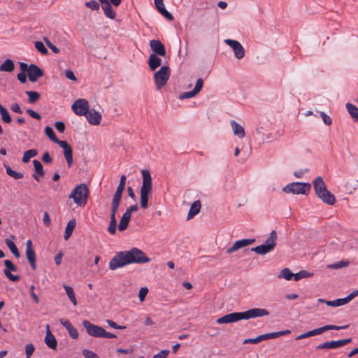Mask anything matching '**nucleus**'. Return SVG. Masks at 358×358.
Listing matches in <instances>:
<instances>
[{"label": "nucleus", "mask_w": 358, "mask_h": 358, "mask_svg": "<svg viewBox=\"0 0 358 358\" xmlns=\"http://www.w3.org/2000/svg\"><path fill=\"white\" fill-rule=\"evenodd\" d=\"M150 259L144 252L137 248H133L129 251H120L110 259L109 268L116 270L130 264L148 263Z\"/></svg>", "instance_id": "1"}, {"label": "nucleus", "mask_w": 358, "mask_h": 358, "mask_svg": "<svg viewBox=\"0 0 358 358\" xmlns=\"http://www.w3.org/2000/svg\"><path fill=\"white\" fill-rule=\"evenodd\" d=\"M269 315L268 311L264 308H251L244 312H234L227 314L217 319V324H228L236 322L241 320H249Z\"/></svg>", "instance_id": "2"}, {"label": "nucleus", "mask_w": 358, "mask_h": 358, "mask_svg": "<svg viewBox=\"0 0 358 358\" xmlns=\"http://www.w3.org/2000/svg\"><path fill=\"white\" fill-rule=\"evenodd\" d=\"M313 187L316 195L324 203L328 205H334L336 202L334 195L331 193L326 187V185L321 176H317L313 182Z\"/></svg>", "instance_id": "3"}, {"label": "nucleus", "mask_w": 358, "mask_h": 358, "mask_svg": "<svg viewBox=\"0 0 358 358\" xmlns=\"http://www.w3.org/2000/svg\"><path fill=\"white\" fill-rule=\"evenodd\" d=\"M141 173L143 182L141 187L140 204L143 209H146L148 206L149 196L152 189V177L150 171L147 169H143Z\"/></svg>", "instance_id": "4"}, {"label": "nucleus", "mask_w": 358, "mask_h": 358, "mask_svg": "<svg viewBox=\"0 0 358 358\" xmlns=\"http://www.w3.org/2000/svg\"><path fill=\"white\" fill-rule=\"evenodd\" d=\"M83 326L85 327L88 335L95 338H115L117 336L114 334L106 331L103 328L91 323L88 320H83Z\"/></svg>", "instance_id": "5"}, {"label": "nucleus", "mask_w": 358, "mask_h": 358, "mask_svg": "<svg viewBox=\"0 0 358 358\" xmlns=\"http://www.w3.org/2000/svg\"><path fill=\"white\" fill-rule=\"evenodd\" d=\"M89 196V189L86 184H80L77 185L69 195L70 199H73L74 203L78 206H85L87 203Z\"/></svg>", "instance_id": "6"}, {"label": "nucleus", "mask_w": 358, "mask_h": 358, "mask_svg": "<svg viewBox=\"0 0 358 358\" xmlns=\"http://www.w3.org/2000/svg\"><path fill=\"white\" fill-rule=\"evenodd\" d=\"M311 189V185L308 182H294L287 185L282 191L293 194H308Z\"/></svg>", "instance_id": "7"}, {"label": "nucleus", "mask_w": 358, "mask_h": 358, "mask_svg": "<svg viewBox=\"0 0 358 358\" xmlns=\"http://www.w3.org/2000/svg\"><path fill=\"white\" fill-rule=\"evenodd\" d=\"M171 75V69L168 66H162L160 69L154 74V80L158 90L164 87Z\"/></svg>", "instance_id": "8"}, {"label": "nucleus", "mask_w": 358, "mask_h": 358, "mask_svg": "<svg viewBox=\"0 0 358 358\" xmlns=\"http://www.w3.org/2000/svg\"><path fill=\"white\" fill-rule=\"evenodd\" d=\"M72 110L78 115H86L89 112V103L85 99H78L71 106Z\"/></svg>", "instance_id": "9"}, {"label": "nucleus", "mask_w": 358, "mask_h": 358, "mask_svg": "<svg viewBox=\"0 0 358 358\" xmlns=\"http://www.w3.org/2000/svg\"><path fill=\"white\" fill-rule=\"evenodd\" d=\"M351 341V338L338 341H327L316 346V349H335L344 346L345 345L350 343Z\"/></svg>", "instance_id": "10"}, {"label": "nucleus", "mask_w": 358, "mask_h": 358, "mask_svg": "<svg viewBox=\"0 0 358 358\" xmlns=\"http://www.w3.org/2000/svg\"><path fill=\"white\" fill-rule=\"evenodd\" d=\"M26 257L33 270L36 268V252L33 248L32 241L29 239L26 243Z\"/></svg>", "instance_id": "11"}, {"label": "nucleus", "mask_w": 358, "mask_h": 358, "mask_svg": "<svg viewBox=\"0 0 358 358\" xmlns=\"http://www.w3.org/2000/svg\"><path fill=\"white\" fill-rule=\"evenodd\" d=\"M4 265L6 267V269L3 270L4 275L13 282H17L20 280V277L19 275H15L11 273L10 271L16 272L17 271V267L10 261L6 259L4 261Z\"/></svg>", "instance_id": "12"}, {"label": "nucleus", "mask_w": 358, "mask_h": 358, "mask_svg": "<svg viewBox=\"0 0 358 358\" xmlns=\"http://www.w3.org/2000/svg\"><path fill=\"white\" fill-rule=\"evenodd\" d=\"M224 42L233 49L235 57L237 59H241L245 56V50L238 41L232 39H226Z\"/></svg>", "instance_id": "13"}, {"label": "nucleus", "mask_w": 358, "mask_h": 358, "mask_svg": "<svg viewBox=\"0 0 358 358\" xmlns=\"http://www.w3.org/2000/svg\"><path fill=\"white\" fill-rule=\"evenodd\" d=\"M43 71L37 65L33 64L29 65L27 76L31 82L34 83L37 81L39 78L43 76Z\"/></svg>", "instance_id": "14"}, {"label": "nucleus", "mask_w": 358, "mask_h": 358, "mask_svg": "<svg viewBox=\"0 0 358 358\" xmlns=\"http://www.w3.org/2000/svg\"><path fill=\"white\" fill-rule=\"evenodd\" d=\"M57 145L64 150V155L68 166H71L73 164V153L71 145L66 141H61Z\"/></svg>", "instance_id": "15"}, {"label": "nucleus", "mask_w": 358, "mask_h": 358, "mask_svg": "<svg viewBox=\"0 0 358 358\" xmlns=\"http://www.w3.org/2000/svg\"><path fill=\"white\" fill-rule=\"evenodd\" d=\"M255 241V238H245L236 241L233 245L227 250V254H231L238 249L252 244Z\"/></svg>", "instance_id": "16"}, {"label": "nucleus", "mask_w": 358, "mask_h": 358, "mask_svg": "<svg viewBox=\"0 0 358 358\" xmlns=\"http://www.w3.org/2000/svg\"><path fill=\"white\" fill-rule=\"evenodd\" d=\"M150 46L155 55L162 57L166 55V48L160 41L155 39L151 40L150 41Z\"/></svg>", "instance_id": "17"}, {"label": "nucleus", "mask_w": 358, "mask_h": 358, "mask_svg": "<svg viewBox=\"0 0 358 358\" xmlns=\"http://www.w3.org/2000/svg\"><path fill=\"white\" fill-rule=\"evenodd\" d=\"M44 341L48 348L54 350H57V341L55 336L51 333L48 324L46 326V334Z\"/></svg>", "instance_id": "18"}, {"label": "nucleus", "mask_w": 358, "mask_h": 358, "mask_svg": "<svg viewBox=\"0 0 358 358\" xmlns=\"http://www.w3.org/2000/svg\"><path fill=\"white\" fill-rule=\"evenodd\" d=\"M349 327L348 324L344 325V326H336V325H332V324H327L323 327H321L317 329H315L311 330L313 336L316 335L321 334L324 333V331H329V330H341V329H345Z\"/></svg>", "instance_id": "19"}, {"label": "nucleus", "mask_w": 358, "mask_h": 358, "mask_svg": "<svg viewBox=\"0 0 358 358\" xmlns=\"http://www.w3.org/2000/svg\"><path fill=\"white\" fill-rule=\"evenodd\" d=\"M85 117L89 123L92 125H99L101 120V114L94 109L90 110Z\"/></svg>", "instance_id": "20"}, {"label": "nucleus", "mask_w": 358, "mask_h": 358, "mask_svg": "<svg viewBox=\"0 0 358 358\" xmlns=\"http://www.w3.org/2000/svg\"><path fill=\"white\" fill-rule=\"evenodd\" d=\"M60 324L66 328L68 331L69 336L73 339H77L79 337V334L78 330L71 324V323L69 320H66L64 319H60Z\"/></svg>", "instance_id": "21"}, {"label": "nucleus", "mask_w": 358, "mask_h": 358, "mask_svg": "<svg viewBox=\"0 0 358 358\" xmlns=\"http://www.w3.org/2000/svg\"><path fill=\"white\" fill-rule=\"evenodd\" d=\"M155 4L157 10L167 20L173 21L174 17L171 13H170L165 8L163 0H155Z\"/></svg>", "instance_id": "22"}, {"label": "nucleus", "mask_w": 358, "mask_h": 358, "mask_svg": "<svg viewBox=\"0 0 358 358\" xmlns=\"http://www.w3.org/2000/svg\"><path fill=\"white\" fill-rule=\"evenodd\" d=\"M33 165L36 172V173L33 174V178L38 182L40 181V177H43L45 175V171L42 164L39 161L34 159Z\"/></svg>", "instance_id": "23"}, {"label": "nucleus", "mask_w": 358, "mask_h": 358, "mask_svg": "<svg viewBox=\"0 0 358 358\" xmlns=\"http://www.w3.org/2000/svg\"><path fill=\"white\" fill-rule=\"evenodd\" d=\"M162 64V59L155 54H151L148 59V65L152 71H155Z\"/></svg>", "instance_id": "24"}, {"label": "nucleus", "mask_w": 358, "mask_h": 358, "mask_svg": "<svg viewBox=\"0 0 358 358\" xmlns=\"http://www.w3.org/2000/svg\"><path fill=\"white\" fill-rule=\"evenodd\" d=\"M230 123L233 129L234 134L240 138H243L245 135L244 128L235 120H231Z\"/></svg>", "instance_id": "25"}, {"label": "nucleus", "mask_w": 358, "mask_h": 358, "mask_svg": "<svg viewBox=\"0 0 358 358\" xmlns=\"http://www.w3.org/2000/svg\"><path fill=\"white\" fill-rule=\"evenodd\" d=\"M201 203L199 200L193 202L187 214V220L192 219L194 216L198 214L201 210Z\"/></svg>", "instance_id": "26"}, {"label": "nucleus", "mask_w": 358, "mask_h": 358, "mask_svg": "<svg viewBox=\"0 0 358 358\" xmlns=\"http://www.w3.org/2000/svg\"><path fill=\"white\" fill-rule=\"evenodd\" d=\"M273 250V248H272V245L262 244L252 248L251 251L255 252L259 255H266L271 252Z\"/></svg>", "instance_id": "27"}, {"label": "nucleus", "mask_w": 358, "mask_h": 358, "mask_svg": "<svg viewBox=\"0 0 358 358\" xmlns=\"http://www.w3.org/2000/svg\"><path fill=\"white\" fill-rule=\"evenodd\" d=\"M126 180H127L126 176L122 175L120 177V183L118 185V187H117L113 196H116V197L122 199V193L125 188Z\"/></svg>", "instance_id": "28"}, {"label": "nucleus", "mask_w": 358, "mask_h": 358, "mask_svg": "<svg viewBox=\"0 0 358 358\" xmlns=\"http://www.w3.org/2000/svg\"><path fill=\"white\" fill-rule=\"evenodd\" d=\"M346 109L355 122H358V108L351 103H346Z\"/></svg>", "instance_id": "29"}, {"label": "nucleus", "mask_w": 358, "mask_h": 358, "mask_svg": "<svg viewBox=\"0 0 358 358\" xmlns=\"http://www.w3.org/2000/svg\"><path fill=\"white\" fill-rule=\"evenodd\" d=\"M121 198H118L116 196H113L111 202V208H110V217L116 218L115 215L117 212L119 206L121 202Z\"/></svg>", "instance_id": "30"}, {"label": "nucleus", "mask_w": 358, "mask_h": 358, "mask_svg": "<svg viewBox=\"0 0 358 358\" xmlns=\"http://www.w3.org/2000/svg\"><path fill=\"white\" fill-rule=\"evenodd\" d=\"M348 302H350L349 299H348V296H346L345 298L337 299L334 300V301H325V303L328 306L338 307V306H341L345 305V304L348 303Z\"/></svg>", "instance_id": "31"}, {"label": "nucleus", "mask_w": 358, "mask_h": 358, "mask_svg": "<svg viewBox=\"0 0 358 358\" xmlns=\"http://www.w3.org/2000/svg\"><path fill=\"white\" fill-rule=\"evenodd\" d=\"M131 216L129 215L127 213H124L123 214L118 225V229L120 231H124L127 228L129 221L131 220Z\"/></svg>", "instance_id": "32"}, {"label": "nucleus", "mask_w": 358, "mask_h": 358, "mask_svg": "<svg viewBox=\"0 0 358 358\" xmlns=\"http://www.w3.org/2000/svg\"><path fill=\"white\" fill-rule=\"evenodd\" d=\"M76 222L75 220H71L67 223V225L65 229L64 236V238L66 241L68 240L70 238V236H71L73 231L76 227Z\"/></svg>", "instance_id": "33"}, {"label": "nucleus", "mask_w": 358, "mask_h": 358, "mask_svg": "<svg viewBox=\"0 0 358 358\" xmlns=\"http://www.w3.org/2000/svg\"><path fill=\"white\" fill-rule=\"evenodd\" d=\"M15 69L14 62L11 59H6L1 66L0 71L6 72H12Z\"/></svg>", "instance_id": "34"}, {"label": "nucleus", "mask_w": 358, "mask_h": 358, "mask_svg": "<svg viewBox=\"0 0 358 358\" xmlns=\"http://www.w3.org/2000/svg\"><path fill=\"white\" fill-rule=\"evenodd\" d=\"M0 115L1 120L3 122L9 124L11 122L12 119L7 109L0 103Z\"/></svg>", "instance_id": "35"}, {"label": "nucleus", "mask_w": 358, "mask_h": 358, "mask_svg": "<svg viewBox=\"0 0 358 358\" xmlns=\"http://www.w3.org/2000/svg\"><path fill=\"white\" fill-rule=\"evenodd\" d=\"M5 243L8 248L10 249V252L15 255V257L19 258L20 254L14 242L8 238H6L5 240Z\"/></svg>", "instance_id": "36"}, {"label": "nucleus", "mask_w": 358, "mask_h": 358, "mask_svg": "<svg viewBox=\"0 0 358 358\" xmlns=\"http://www.w3.org/2000/svg\"><path fill=\"white\" fill-rule=\"evenodd\" d=\"M277 233L275 230L271 231L269 234V236L265 241L264 244L272 245V248H275L277 244Z\"/></svg>", "instance_id": "37"}, {"label": "nucleus", "mask_w": 358, "mask_h": 358, "mask_svg": "<svg viewBox=\"0 0 358 358\" xmlns=\"http://www.w3.org/2000/svg\"><path fill=\"white\" fill-rule=\"evenodd\" d=\"M38 155V151L36 149L28 150L24 152L22 161L23 163H28L31 158L36 156Z\"/></svg>", "instance_id": "38"}, {"label": "nucleus", "mask_w": 358, "mask_h": 358, "mask_svg": "<svg viewBox=\"0 0 358 358\" xmlns=\"http://www.w3.org/2000/svg\"><path fill=\"white\" fill-rule=\"evenodd\" d=\"M45 134L48 136V137L54 143L58 144L61 140L58 139L53 131V129L50 127L47 126L45 128Z\"/></svg>", "instance_id": "39"}, {"label": "nucleus", "mask_w": 358, "mask_h": 358, "mask_svg": "<svg viewBox=\"0 0 358 358\" xmlns=\"http://www.w3.org/2000/svg\"><path fill=\"white\" fill-rule=\"evenodd\" d=\"M63 287H64V289L66 290V294H67L69 299L71 300V301L72 302V303L74 306H76L77 300H76V296H75V294L73 292V289L71 287L66 285H64Z\"/></svg>", "instance_id": "40"}, {"label": "nucleus", "mask_w": 358, "mask_h": 358, "mask_svg": "<svg viewBox=\"0 0 358 358\" xmlns=\"http://www.w3.org/2000/svg\"><path fill=\"white\" fill-rule=\"evenodd\" d=\"M25 94L28 96V101L29 103H34L40 99V94L35 91H26Z\"/></svg>", "instance_id": "41"}, {"label": "nucleus", "mask_w": 358, "mask_h": 358, "mask_svg": "<svg viewBox=\"0 0 358 358\" xmlns=\"http://www.w3.org/2000/svg\"><path fill=\"white\" fill-rule=\"evenodd\" d=\"M102 8L106 17L110 19H114L115 17V13L113 10L110 2L105 6H102Z\"/></svg>", "instance_id": "42"}, {"label": "nucleus", "mask_w": 358, "mask_h": 358, "mask_svg": "<svg viewBox=\"0 0 358 358\" xmlns=\"http://www.w3.org/2000/svg\"><path fill=\"white\" fill-rule=\"evenodd\" d=\"M6 173L10 176L13 177L15 179H21L23 178V174L20 172H17L14 170H13L10 166L8 165H4Z\"/></svg>", "instance_id": "43"}, {"label": "nucleus", "mask_w": 358, "mask_h": 358, "mask_svg": "<svg viewBox=\"0 0 358 358\" xmlns=\"http://www.w3.org/2000/svg\"><path fill=\"white\" fill-rule=\"evenodd\" d=\"M313 273L308 272L307 271L302 270L296 273H294V278L293 280L294 281H298L302 278H310L313 276Z\"/></svg>", "instance_id": "44"}, {"label": "nucleus", "mask_w": 358, "mask_h": 358, "mask_svg": "<svg viewBox=\"0 0 358 358\" xmlns=\"http://www.w3.org/2000/svg\"><path fill=\"white\" fill-rule=\"evenodd\" d=\"M278 277L280 278H285L287 280H291L294 278V273H292L289 268H285L281 271Z\"/></svg>", "instance_id": "45"}, {"label": "nucleus", "mask_w": 358, "mask_h": 358, "mask_svg": "<svg viewBox=\"0 0 358 358\" xmlns=\"http://www.w3.org/2000/svg\"><path fill=\"white\" fill-rule=\"evenodd\" d=\"M116 227H117V220L116 218L110 217V224L108 227V231L114 235L116 233Z\"/></svg>", "instance_id": "46"}, {"label": "nucleus", "mask_w": 358, "mask_h": 358, "mask_svg": "<svg viewBox=\"0 0 358 358\" xmlns=\"http://www.w3.org/2000/svg\"><path fill=\"white\" fill-rule=\"evenodd\" d=\"M290 333H291L290 330L286 329V330L279 331H276V332L269 333L270 334L269 335H270V338L273 339V338H278L281 336L287 335Z\"/></svg>", "instance_id": "47"}, {"label": "nucleus", "mask_w": 358, "mask_h": 358, "mask_svg": "<svg viewBox=\"0 0 358 358\" xmlns=\"http://www.w3.org/2000/svg\"><path fill=\"white\" fill-rule=\"evenodd\" d=\"M348 265H349V262H348V261H340V262H336V263H334L333 264L329 265V268L338 269V268H342L346 267Z\"/></svg>", "instance_id": "48"}, {"label": "nucleus", "mask_w": 358, "mask_h": 358, "mask_svg": "<svg viewBox=\"0 0 358 358\" xmlns=\"http://www.w3.org/2000/svg\"><path fill=\"white\" fill-rule=\"evenodd\" d=\"M35 48L38 52L43 55H46L48 52L47 48L41 41H36L35 43Z\"/></svg>", "instance_id": "49"}, {"label": "nucleus", "mask_w": 358, "mask_h": 358, "mask_svg": "<svg viewBox=\"0 0 358 358\" xmlns=\"http://www.w3.org/2000/svg\"><path fill=\"white\" fill-rule=\"evenodd\" d=\"M35 350V347L32 343L27 344L25 346L26 358H30Z\"/></svg>", "instance_id": "50"}, {"label": "nucleus", "mask_w": 358, "mask_h": 358, "mask_svg": "<svg viewBox=\"0 0 358 358\" xmlns=\"http://www.w3.org/2000/svg\"><path fill=\"white\" fill-rule=\"evenodd\" d=\"M85 6L91 8L93 10H96L99 8V4L95 0H91L85 3Z\"/></svg>", "instance_id": "51"}, {"label": "nucleus", "mask_w": 358, "mask_h": 358, "mask_svg": "<svg viewBox=\"0 0 358 358\" xmlns=\"http://www.w3.org/2000/svg\"><path fill=\"white\" fill-rule=\"evenodd\" d=\"M203 85V80L202 78L197 79L193 91L197 94L201 90Z\"/></svg>", "instance_id": "52"}, {"label": "nucleus", "mask_w": 358, "mask_h": 358, "mask_svg": "<svg viewBox=\"0 0 358 358\" xmlns=\"http://www.w3.org/2000/svg\"><path fill=\"white\" fill-rule=\"evenodd\" d=\"M320 115L325 124L329 126L332 124L331 118L324 112H320Z\"/></svg>", "instance_id": "53"}, {"label": "nucleus", "mask_w": 358, "mask_h": 358, "mask_svg": "<svg viewBox=\"0 0 358 358\" xmlns=\"http://www.w3.org/2000/svg\"><path fill=\"white\" fill-rule=\"evenodd\" d=\"M148 293V289L146 287L141 288L138 292L139 300L142 302L145 300V298Z\"/></svg>", "instance_id": "54"}, {"label": "nucleus", "mask_w": 358, "mask_h": 358, "mask_svg": "<svg viewBox=\"0 0 358 358\" xmlns=\"http://www.w3.org/2000/svg\"><path fill=\"white\" fill-rule=\"evenodd\" d=\"M196 94L193 91L183 92L180 94L179 98L180 99H189L196 96Z\"/></svg>", "instance_id": "55"}, {"label": "nucleus", "mask_w": 358, "mask_h": 358, "mask_svg": "<svg viewBox=\"0 0 358 358\" xmlns=\"http://www.w3.org/2000/svg\"><path fill=\"white\" fill-rule=\"evenodd\" d=\"M55 127L60 133H63L65 130V124L62 121L56 122L55 124Z\"/></svg>", "instance_id": "56"}, {"label": "nucleus", "mask_w": 358, "mask_h": 358, "mask_svg": "<svg viewBox=\"0 0 358 358\" xmlns=\"http://www.w3.org/2000/svg\"><path fill=\"white\" fill-rule=\"evenodd\" d=\"M45 41L46 43L47 46L54 52V53H59V50L58 48H57L55 45H54L49 40L45 39Z\"/></svg>", "instance_id": "57"}, {"label": "nucleus", "mask_w": 358, "mask_h": 358, "mask_svg": "<svg viewBox=\"0 0 358 358\" xmlns=\"http://www.w3.org/2000/svg\"><path fill=\"white\" fill-rule=\"evenodd\" d=\"M169 353V350H163L161 352H159V353L153 356V358H166Z\"/></svg>", "instance_id": "58"}, {"label": "nucleus", "mask_w": 358, "mask_h": 358, "mask_svg": "<svg viewBox=\"0 0 358 358\" xmlns=\"http://www.w3.org/2000/svg\"><path fill=\"white\" fill-rule=\"evenodd\" d=\"M43 222L46 227H49L51 224V220L47 212H44L43 213Z\"/></svg>", "instance_id": "59"}, {"label": "nucleus", "mask_w": 358, "mask_h": 358, "mask_svg": "<svg viewBox=\"0 0 358 358\" xmlns=\"http://www.w3.org/2000/svg\"><path fill=\"white\" fill-rule=\"evenodd\" d=\"M34 285H32L31 287H30V294H31V296L32 297L34 301L36 303H39V299L38 297V296L34 293Z\"/></svg>", "instance_id": "60"}, {"label": "nucleus", "mask_w": 358, "mask_h": 358, "mask_svg": "<svg viewBox=\"0 0 358 358\" xmlns=\"http://www.w3.org/2000/svg\"><path fill=\"white\" fill-rule=\"evenodd\" d=\"M17 80L21 83H27V75L25 74L24 72H20L17 75Z\"/></svg>", "instance_id": "61"}, {"label": "nucleus", "mask_w": 358, "mask_h": 358, "mask_svg": "<svg viewBox=\"0 0 358 358\" xmlns=\"http://www.w3.org/2000/svg\"><path fill=\"white\" fill-rule=\"evenodd\" d=\"M42 160L45 163H51L52 162V157L50 156V154L48 152H45L44 154L42 156Z\"/></svg>", "instance_id": "62"}, {"label": "nucleus", "mask_w": 358, "mask_h": 358, "mask_svg": "<svg viewBox=\"0 0 358 358\" xmlns=\"http://www.w3.org/2000/svg\"><path fill=\"white\" fill-rule=\"evenodd\" d=\"M27 113L34 119L41 120V115L38 113L31 109H27Z\"/></svg>", "instance_id": "63"}, {"label": "nucleus", "mask_w": 358, "mask_h": 358, "mask_svg": "<svg viewBox=\"0 0 358 358\" xmlns=\"http://www.w3.org/2000/svg\"><path fill=\"white\" fill-rule=\"evenodd\" d=\"M65 76L68 79H69L71 80L76 81L77 80L73 72L71 70L66 71Z\"/></svg>", "instance_id": "64"}]
</instances>
